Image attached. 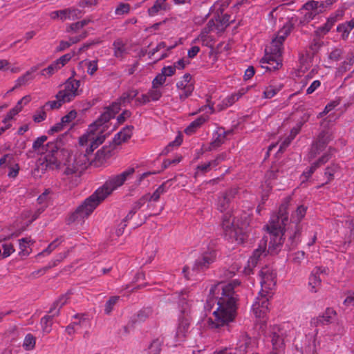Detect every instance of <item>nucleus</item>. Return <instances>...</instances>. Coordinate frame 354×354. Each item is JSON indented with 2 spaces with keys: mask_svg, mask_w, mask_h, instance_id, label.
<instances>
[{
  "mask_svg": "<svg viewBox=\"0 0 354 354\" xmlns=\"http://www.w3.org/2000/svg\"><path fill=\"white\" fill-rule=\"evenodd\" d=\"M133 127L131 125L124 127L120 131L116 133L113 138L115 145H119L127 141L132 135Z\"/></svg>",
  "mask_w": 354,
  "mask_h": 354,
  "instance_id": "25",
  "label": "nucleus"
},
{
  "mask_svg": "<svg viewBox=\"0 0 354 354\" xmlns=\"http://www.w3.org/2000/svg\"><path fill=\"white\" fill-rule=\"evenodd\" d=\"M68 299V295H64L60 297L57 301H55L51 308L49 310V313H53L55 311L58 310V313H59L60 308L67 303Z\"/></svg>",
  "mask_w": 354,
  "mask_h": 354,
  "instance_id": "40",
  "label": "nucleus"
},
{
  "mask_svg": "<svg viewBox=\"0 0 354 354\" xmlns=\"http://www.w3.org/2000/svg\"><path fill=\"white\" fill-rule=\"evenodd\" d=\"M88 32L86 30H83L77 35L70 36L68 38V41L71 44V45H73L86 38Z\"/></svg>",
  "mask_w": 354,
  "mask_h": 354,
  "instance_id": "52",
  "label": "nucleus"
},
{
  "mask_svg": "<svg viewBox=\"0 0 354 354\" xmlns=\"http://www.w3.org/2000/svg\"><path fill=\"white\" fill-rule=\"evenodd\" d=\"M188 0H156V12L158 9H169L172 3L180 5L185 3Z\"/></svg>",
  "mask_w": 354,
  "mask_h": 354,
  "instance_id": "36",
  "label": "nucleus"
},
{
  "mask_svg": "<svg viewBox=\"0 0 354 354\" xmlns=\"http://www.w3.org/2000/svg\"><path fill=\"white\" fill-rule=\"evenodd\" d=\"M73 55H74L73 53L65 54V55H62V57H60L59 59H57L56 61L57 62V63L59 64V66L62 68L71 60V59L72 58Z\"/></svg>",
  "mask_w": 354,
  "mask_h": 354,
  "instance_id": "63",
  "label": "nucleus"
},
{
  "mask_svg": "<svg viewBox=\"0 0 354 354\" xmlns=\"http://www.w3.org/2000/svg\"><path fill=\"white\" fill-rule=\"evenodd\" d=\"M233 192L231 190L226 193H224L218 198V209L221 212L225 211L229 206L230 197L232 196Z\"/></svg>",
  "mask_w": 354,
  "mask_h": 354,
  "instance_id": "37",
  "label": "nucleus"
},
{
  "mask_svg": "<svg viewBox=\"0 0 354 354\" xmlns=\"http://www.w3.org/2000/svg\"><path fill=\"white\" fill-rule=\"evenodd\" d=\"M59 243L60 241L59 239H55L52 243H50L46 249L39 252L37 256L40 257L50 254L59 245Z\"/></svg>",
  "mask_w": 354,
  "mask_h": 354,
  "instance_id": "48",
  "label": "nucleus"
},
{
  "mask_svg": "<svg viewBox=\"0 0 354 354\" xmlns=\"http://www.w3.org/2000/svg\"><path fill=\"white\" fill-rule=\"evenodd\" d=\"M292 29L293 24L290 22H287L279 30L276 37L272 39L270 46L266 48V55L261 62L262 64H267L268 66H263V68L272 71L278 69L282 65L283 43Z\"/></svg>",
  "mask_w": 354,
  "mask_h": 354,
  "instance_id": "4",
  "label": "nucleus"
},
{
  "mask_svg": "<svg viewBox=\"0 0 354 354\" xmlns=\"http://www.w3.org/2000/svg\"><path fill=\"white\" fill-rule=\"evenodd\" d=\"M354 64V54H351L348 56L346 59L341 63L339 67L336 71V76H342L346 71H349L351 68V66Z\"/></svg>",
  "mask_w": 354,
  "mask_h": 354,
  "instance_id": "32",
  "label": "nucleus"
},
{
  "mask_svg": "<svg viewBox=\"0 0 354 354\" xmlns=\"http://www.w3.org/2000/svg\"><path fill=\"white\" fill-rule=\"evenodd\" d=\"M97 68H98L97 61L93 60V61L88 62V65H87L88 74H89L90 75H94V73L97 71Z\"/></svg>",
  "mask_w": 354,
  "mask_h": 354,
  "instance_id": "64",
  "label": "nucleus"
},
{
  "mask_svg": "<svg viewBox=\"0 0 354 354\" xmlns=\"http://www.w3.org/2000/svg\"><path fill=\"white\" fill-rule=\"evenodd\" d=\"M37 66H32L25 74L19 77L15 81V85L11 91L14 90L16 88L28 84L30 82V81H32L34 79L35 76L33 73L37 71Z\"/></svg>",
  "mask_w": 354,
  "mask_h": 354,
  "instance_id": "24",
  "label": "nucleus"
},
{
  "mask_svg": "<svg viewBox=\"0 0 354 354\" xmlns=\"http://www.w3.org/2000/svg\"><path fill=\"white\" fill-rule=\"evenodd\" d=\"M192 77L190 74H185L180 81L176 84V86L180 90V99L184 100L192 93L194 86L192 81Z\"/></svg>",
  "mask_w": 354,
  "mask_h": 354,
  "instance_id": "18",
  "label": "nucleus"
},
{
  "mask_svg": "<svg viewBox=\"0 0 354 354\" xmlns=\"http://www.w3.org/2000/svg\"><path fill=\"white\" fill-rule=\"evenodd\" d=\"M209 32V28H204L197 38L195 39L194 42L201 41L203 45H207L208 42V34Z\"/></svg>",
  "mask_w": 354,
  "mask_h": 354,
  "instance_id": "50",
  "label": "nucleus"
},
{
  "mask_svg": "<svg viewBox=\"0 0 354 354\" xmlns=\"http://www.w3.org/2000/svg\"><path fill=\"white\" fill-rule=\"evenodd\" d=\"M208 117L205 115H201L195 120L192 122L185 129V132L187 135H192L200 128L207 120Z\"/></svg>",
  "mask_w": 354,
  "mask_h": 354,
  "instance_id": "31",
  "label": "nucleus"
},
{
  "mask_svg": "<svg viewBox=\"0 0 354 354\" xmlns=\"http://www.w3.org/2000/svg\"><path fill=\"white\" fill-rule=\"evenodd\" d=\"M259 276L261 286L260 292L271 294L270 291L273 290L276 285V273L270 267L266 266L261 270Z\"/></svg>",
  "mask_w": 354,
  "mask_h": 354,
  "instance_id": "16",
  "label": "nucleus"
},
{
  "mask_svg": "<svg viewBox=\"0 0 354 354\" xmlns=\"http://www.w3.org/2000/svg\"><path fill=\"white\" fill-rule=\"evenodd\" d=\"M22 109V106H19L17 104L13 109H12L6 115L5 119L3 120V122H7L8 121L12 119V118L16 115L19 112L21 111Z\"/></svg>",
  "mask_w": 354,
  "mask_h": 354,
  "instance_id": "54",
  "label": "nucleus"
},
{
  "mask_svg": "<svg viewBox=\"0 0 354 354\" xmlns=\"http://www.w3.org/2000/svg\"><path fill=\"white\" fill-rule=\"evenodd\" d=\"M288 221L286 209L281 207L278 214L272 215L265 227L270 235L268 252L277 253L281 246L283 239L284 227Z\"/></svg>",
  "mask_w": 354,
  "mask_h": 354,
  "instance_id": "5",
  "label": "nucleus"
},
{
  "mask_svg": "<svg viewBox=\"0 0 354 354\" xmlns=\"http://www.w3.org/2000/svg\"><path fill=\"white\" fill-rule=\"evenodd\" d=\"M302 9L306 11H317V13L319 14L324 9V5L322 2L320 3L316 1H310L304 4Z\"/></svg>",
  "mask_w": 354,
  "mask_h": 354,
  "instance_id": "35",
  "label": "nucleus"
},
{
  "mask_svg": "<svg viewBox=\"0 0 354 354\" xmlns=\"http://www.w3.org/2000/svg\"><path fill=\"white\" fill-rule=\"evenodd\" d=\"M239 284L240 282L235 279L227 284L219 283L211 287L207 302L209 306L216 303L217 308L213 313L214 319L208 320L209 328H218L234 319L239 300L234 289Z\"/></svg>",
  "mask_w": 354,
  "mask_h": 354,
  "instance_id": "1",
  "label": "nucleus"
},
{
  "mask_svg": "<svg viewBox=\"0 0 354 354\" xmlns=\"http://www.w3.org/2000/svg\"><path fill=\"white\" fill-rule=\"evenodd\" d=\"M130 10V6L128 3H120L115 9V13L117 15H121L128 13Z\"/></svg>",
  "mask_w": 354,
  "mask_h": 354,
  "instance_id": "56",
  "label": "nucleus"
},
{
  "mask_svg": "<svg viewBox=\"0 0 354 354\" xmlns=\"http://www.w3.org/2000/svg\"><path fill=\"white\" fill-rule=\"evenodd\" d=\"M215 161L213 160L209 161L207 162H205L197 166L196 171L195 173L196 176L204 175L205 174L211 171L213 168H215L216 165H215Z\"/></svg>",
  "mask_w": 354,
  "mask_h": 354,
  "instance_id": "38",
  "label": "nucleus"
},
{
  "mask_svg": "<svg viewBox=\"0 0 354 354\" xmlns=\"http://www.w3.org/2000/svg\"><path fill=\"white\" fill-rule=\"evenodd\" d=\"M138 95V91L136 90H129L125 93H124L117 101L113 102L112 104H117L119 108V111L121 109L122 106H126L128 104H129L134 98Z\"/></svg>",
  "mask_w": 354,
  "mask_h": 354,
  "instance_id": "26",
  "label": "nucleus"
},
{
  "mask_svg": "<svg viewBox=\"0 0 354 354\" xmlns=\"http://www.w3.org/2000/svg\"><path fill=\"white\" fill-rule=\"evenodd\" d=\"M335 151L336 150L335 148L331 147H328V149L317 160L311 164L308 169L302 173L301 175V183L307 181L319 167L328 162Z\"/></svg>",
  "mask_w": 354,
  "mask_h": 354,
  "instance_id": "13",
  "label": "nucleus"
},
{
  "mask_svg": "<svg viewBox=\"0 0 354 354\" xmlns=\"http://www.w3.org/2000/svg\"><path fill=\"white\" fill-rule=\"evenodd\" d=\"M64 103V101H62L61 98H57L56 100L48 101L46 102L44 107H49L50 109H58Z\"/></svg>",
  "mask_w": 354,
  "mask_h": 354,
  "instance_id": "59",
  "label": "nucleus"
},
{
  "mask_svg": "<svg viewBox=\"0 0 354 354\" xmlns=\"http://www.w3.org/2000/svg\"><path fill=\"white\" fill-rule=\"evenodd\" d=\"M2 248L3 250L2 259L8 257L15 252L14 247L11 243H4L2 245Z\"/></svg>",
  "mask_w": 354,
  "mask_h": 354,
  "instance_id": "55",
  "label": "nucleus"
},
{
  "mask_svg": "<svg viewBox=\"0 0 354 354\" xmlns=\"http://www.w3.org/2000/svg\"><path fill=\"white\" fill-rule=\"evenodd\" d=\"M120 299V297L118 296H113L111 297L106 302L104 305V313L106 315H110L111 313L114 309L115 306L117 304Z\"/></svg>",
  "mask_w": 354,
  "mask_h": 354,
  "instance_id": "41",
  "label": "nucleus"
},
{
  "mask_svg": "<svg viewBox=\"0 0 354 354\" xmlns=\"http://www.w3.org/2000/svg\"><path fill=\"white\" fill-rule=\"evenodd\" d=\"M80 82L75 79L69 78L64 84V88L59 91L56 95V98H61L64 102L72 101L79 95L78 88Z\"/></svg>",
  "mask_w": 354,
  "mask_h": 354,
  "instance_id": "15",
  "label": "nucleus"
},
{
  "mask_svg": "<svg viewBox=\"0 0 354 354\" xmlns=\"http://www.w3.org/2000/svg\"><path fill=\"white\" fill-rule=\"evenodd\" d=\"M306 213V207L304 205L299 206L296 211L292 214L291 224L292 227L294 229L292 231L288 232L289 239L290 242V246L292 248L295 247L299 242V236L301 234V227L299 225L301 219L305 216Z\"/></svg>",
  "mask_w": 354,
  "mask_h": 354,
  "instance_id": "11",
  "label": "nucleus"
},
{
  "mask_svg": "<svg viewBox=\"0 0 354 354\" xmlns=\"http://www.w3.org/2000/svg\"><path fill=\"white\" fill-rule=\"evenodd\" d=\"M291 332V326L288 323L273 325L270 328L269 337L274 351H278L284 346L285 339Z\"/></svg>",
  "mask_w": 354,
  "mask_h": 354,
  "instance_id": "10",
  "label": "nucleus"
},
{
  "mask_svg": "<svg viewBox=\"0 0 354 354\" xmlns=\"http://www.w3.org/2000/svg\"><path fill=\"white\" fill-rule=\"evenodd\" d=\"M283 84H270L266 87L263 94V97L267 99H270L275 96L282 88Z\"/></svg>",
  "mask_w": 354,
  "mask_h": 354,
  "instance_id": "34",
  "label": "nucleus"
},
{
  "mask_svg": "<svg viewBox=\"0 0 354 354\" xmlns=\"http://www.w3.org/2000/svg\"><path fill=\"white\" fill-rule=\"evenodd\" d=\"M336 312L333 308H328L323 313L316 318L312 319L311 323L318 325H325L331 323L333 318L335 316Z\"/></svg>",
  "mask_w": 354,
  "mask_h": 354,
  "instance_id": "21",
  "label": "nucleus"
},
{
  "mask_svg": "<svg viewBox=\"0 0 354 354\" xmlns=\"http://www.w3.org/2000/svg\"><path fill=\"white\" fill-rule=\"evenodd\" d=\"M90 19H83L82 21L70 24L66 26V32L71 34L80 33L84 30L83 28L90 23Z\"/></svg>",
  "mask_w": 354,
  "mask_h": 354,
  "instance_id": "30",
  "label": "nucleus"
},
{
  "mask_svg": "<svg viewBox=\"0 0 354 354\" xmlns=\"http://www.w3.org/2000/svg\"><path fill=\"white\" fill-rule=\"evenodd\" d=\"M183 142V138L180 136H178L175 140L170 142L165 149V151L163 152L164 153H167L170 151V150L171 149V148H173L174 147H178L181 145Z\"/></svg>",
  "mask_w": 354,
  "mask_h": 354,
  "instance_id": "57",
  "label": "nucleus"
},
{
  "mask_svg": "<svg viewBox=\"0 0 354 354\" xmlns=\"http://www.w3.org/2000/svg\"><path fill=\"white\" fill-rule=\"evenodd\" d=\"M50 191L46 189L38 198L37 202L40 205V207H44V209L47 207L48 203L50 200L49 194Z\"/></svg>",
  "mask_w": 354,
  "mask_h": 354,
  "instance_id": "49",
  "label": "nucleus"
},
{
  "mask_svg": "<svg viewBox=\"0 0 354 354\" xmlns=\"http://www.w3.org/2000/svg\"><path fill=\"white\" fill-rule=\"evenodd\" d=\"M119 112L117 104H112L104 109L100 116L89 125L87 132L82 135L79 140L80 146L86 147V154L91 153L95 149L103 143L106 138L104 133L107 128L106 123L113 118Z\"/></svg>",
  "mask_w": 354,
  "mask_h": 354,
  "instance_id": "3",
  "label": "nucleus"
},
{
  "mask_svg": "<svg viewBox=\"0 0 354 354\" xmlns=\"http://www.w3.org/2000/svg\"><path fill=\"white\" fill-rule=\"evenodd\" d=\"M114 46V55L117 58L122 59L127 55L129 50V46L124 43L122 39H116L113 42Z\"/></svg>",
  "mask_w": 354,
  "mask_h": 354,
  "instance_id": "27",
  "label": "nucleus"
},
{
  "mask_svg": "<svg viewBox=\"0 0 354 354\" xmlns=\"http://www.w3.org/2000/svg\"><path fill=\"white\" fill-rule=\"evenodd\" d=\"M339 169V165L335 163L326 167L324 173L325 176L328 177V181L326 183H329L333 180L335 174L338 172Z\"/></svg>",
  "mask_w": 354,
  "mask_h": 354,
  "instance_id": "43",
  "label": "nucleus"
},
{
  "mask_svg": "<svg viewBox=\"0 0 354 354\" xmlns=\"http://www.w3.org/2000/svg\"><path fill=\"white\" fill-rule=\"evenodd\" d=\"M76 116L77 112L75 111H71L68 114L62 118L61 121L66 125L73 121Z\"/></svg>",
  "mask_w": 354,
  "mask_h": 354,
  "instance_id": "60",
  "label": "nucleus"
},
{
  "mask_svg": "<svg viewBox=\"0 0 354 354\" xmlns=\"http://www.w3.org/2000/svg\"><path fill=\"white\" fill-rule=\"evenodd\" d=\"M19 254L21 257H27L30 253V249L29 248L30 244L34 243V241H32L30 238H22L19 240Z\"/></svg>",
  "mask_w": 354,
  "mask_h": 354,
  "instance_id": "33",
  "label": "nucleus"
},
{
  "mask_svg": "<svg viewBox=\"0 0 354 354\" xmlns=\"http://www.w3.org/2000/svg\"><path fill=\"white\" fill-rule=\"evenodd\" d=\"M150 100H155V95L152 92L142 94L141 97H136L135 102L136 106H140L150 102Z\"/></svg>",
  "mask_w": 354,
  "mask_h": 354,
  "instance_id": "46",
  "label": "nucleus"
},
{
  "mask_svg": "<svg viewBox=\"0 0 354 354\" xmlns=\"http://www.w3.org/2000/svg\"><path fill=\"white\" fill-rule=\"evenodd\" d=\"M216 258V252L214 249L203 252L196 259L192 270L187 266H184L183 269L184 277L187 279H191L196 273L208 269L209 266L215 261Z\"/></svg>",
  "mask_w": 354,
  "mask_h": 354,
  "instance_id": "8",
  "label": "nucleus"
},
{
  "mask_svg": "<svg viewBox=\"0 0 354 354\" xmlns=\"http://www.w3.org/2000/svg\"><path fill=\"white\" fill-rule=\"evenodd\" d=\"M245 91L244 88L240 89L237 93H234L224 99L223 103L226 106H230L239 100Z\"/></svg>",
  "mask_w": 354,
  "mask_h": 354,
  "instance_id": "39",
  "label": "nucleus"
},
{
  "mask_svg": "<svg viewBox=\"0 0 354 354\" xmlns=\"http://www.w3.org/2000/svg\"><path fill=\"white\" fill-rule=\"evenodd\" d=\"M334 138L333 133L328 131H322L315 140L308 153V159L315 158L321 153L324 152L328 144Z\"/></svg>",
  "mask_w": 354,
  "mask_h": 354,
  "instance_id": "12",
  "label": "nucleus"
},
{
  "mask_svg": "<svg viewBox=\"0 0 354 354\" xmlns=\"http://www.w3.org/2000/svg\"><path fill=\"white\" fill-rule=\"evenodd\" d=\"M343 55V51L340 48L333 49L328 55V59L332 62H338Z\"/></svg>",
  "mask_w": 354,
  "mask_h": 354,
  "instance_id": "51",
  "label": "nucleus"
},
{
  "mask_svg": "<svg viewBox=\"0 0 354 354\" xmlns=\"http://www.w3.org/2000/svg\"><path fill=\"white\" fill-rule=\"evenodd\" d=\"M153 310L150 308H145L140 310L135 319V322H144L149 316L151 315Z\"/></svg>",
  "mask_w": 354,
  "mask_h": 354,
  "instance_id": "47",
  "label": "nucleus"
},
{
  "mask_svg": "<svg viewBox=\"0 0 354 354\" xmlns=\"http://www.w3.org/2000/svg\"><path fill=\"white\" fill-rule=\"evenodd\" d=\"M324 269L316 267L311 272L308 279V287L311 292H317L322 285L320 273L323 272Z\"/></svg>",
  "mask_w": 354,
  "mask_h": 354,
  "instance_id": "19",
  "label": "nucleus"
},
{
  "mask_svg": "<svg viewBox=\"0 0 354 354\" xmlns=\"http://www.w3.org/2000/svg\"><path fill=\"white\" fill-rule=\"evenodd\" d=\"M191 301L188 292H183L179 299L180 315L175 334L176 342H183L189 332L191 322Z\"/></svg>",
  "mask_w": 354,
  "mask_h": 354,
  "instance_id": "6",
  "label": "nucleus"
},
{
  "mask_svg": "<svg viewBox=\"0 0 354 354\" xmlns=\"http://www.w3.org/2000/svg\"><path fill=\"white\" fill-rule=\"evenodd\" d=\"M44 210V207H39L36 210H29L24 212V216L26 218H29V223H31L36 220Z\"/></svg>",
  "mask_w": 354,
  "mask_h": 354,
  "instance_id": "42",
  "label": "nucleus"
},
{
  "mask_svg": "<svg viewBox=\"0 0 354 354\" xmlns=\"http://www.w3.org/2000/svg\"><path fill=\"white\" fill-rule=\"evenodd\" d=\"M343 304L347 308L354 307V292L349 291L346 293Z\"/></svg>",
  "mask_w": 354,
  "mask_h": 354,
  "instance_id": "53",
  "label": "nucleus"
},
{
  "mask_svg": "<svg viewBox=\"0 0 354 354\" xmlns=\"http://www.w3.org/2000/svg\"><path fill=\"white\" fill-rule=\"evenodd\" d=\"M64 257L60 254L57 259L51 261L48 266L41 269L42 273H45L48 270L57 266L58 263L64 259Z\"/></svg>",
  "mask_w": 354,
  "mask_h": 354,
  "instance_id": "58",
  "label": "nucleus"
},
{
  "mask_svg": "<svg viewBox=\"0 0 354 354\" xmlns=\"http://www.w3.org/2000/svg\"><path fill=\"white\" fill-rule=\"evenodd\" d=\"M222 227L225 239L238 243L243 242L244 237L242 230L234 222V217L230 213H226L223 216Z\"/></svg>",
  "mask_w": 354,
  "mask_h": 354,
  "instance_id": "9",
  "label": "nucleus"
},
{
  "mask_svg": "<svg viewBox=\"0 0 354 354\" xmlns=\"http://www.w3.org/2000/svg\"><path fill=\"white\" fill-rule=\"evenodd\" d=\"M262 255L266 256V242H263L261 243L257 249H256L252 256L248 260V271L246 270L245 272L248 274H250V271L252 270V268L255 267L257 264V262L259 259L261 258Z\"/></svg>",
  "mask_w": 354,
  "mask_h": 354,
  "instance_id": "20",
  "label": "nucleus"
},
{
  "mask_svg": "<svg viewBox=\"0 0 354 354\" xmlns=\"http://www.w3.org/2000/svg\"><path fill=\"white\" fill-rule=\"evenodd\" d=\"M319 15L317 11H306L304 15L303 19L301 21V23L307 24L314 19L315 16Z\"/></svg>",
  "mask_w": 354,
  "mask_h": 354,
  "instance_id": "62",
  "label": "nucleus"
},
{
  "mask_svg": "<svg viewBox=\"0 0 354 354\" xmlns=\"http://www.w3.org/2000/svg\"><path fill=\"white\" fill-rule=\"evenodd\" d=\"M135 173L134 167H129L121 174L109 178L104 185L86 198L71 214L70 220H83L91 215L99 204L114 190L122 186Z\"/></svg>",
  "mask_w": 354,
  "mask_h": 354,
  "instance_id": "2",
  "label": "nucleus"
},
{
  "mask_svg": "<svg viewBox=\"0 0 354 354\" xmlns=\"http://www.w3.org/2000/svg\"><path fill=\"white\" fill-rule=\"evenodd\" d=\"M61 21L74 20L81 16L82 12L80 10L75 8H69L61 10Z\"/></svg>",
  "mask_w": 354,
  "mask_h": 354,
  "instance_id": "29",
  "label": "nucleus"
},
{
  "mask_svg": "<svg viewBox=\"0 0 354 354\" xmlns=\"http://www.w3.org/2000/svg\"><path fill=\"white\" fill-rule=\"evenodd\" d=\"M65 136V134H62L58 138H57L56 142H49L46 145L44 142L47 140L46 136H42L37 138V140L32 144V149L38 154H44L46 153H51V156L46 155L45 157L47 162V166H55L57 167V160L54 156V153L57 152V150L62 146V138Z\"/></svg>",
  "mask_w": 354,
  "mask_h": 354,
  "instance_id": "7",
  "label": "nucleus"
},
{
  "mask_svg": "<svg viewBox=\"0 0 354 354\" xmlns=\"http://www.w3.org/2000/svg\"><path fill=\"white\" fill-rule=\"evenodd\" d=\"M271 294L259 292L255 301L252 304V311L256 317L263 318L269 311V298Z\"/></svg>",
  "mask_w": 354,
  "mask_h": 354,
  "instance_id": "17",
  "label": "nucleus"
},
{
  "mask_svg": "<svg viewBox=\"0 0 354 354\" xmlns=\"http://www.w3.org/2000/svg\"><path fill=\"white\" fill-rule=\"evenodd\" d=\"M41 319L40 324L41 326L42 331L44 333L48 334L52 330V325L53 323V318L58 315V310L53 313H50Z\"/></svg>",
  "mask_w": 354,
  "mask_h": 354,
  "instance_id": "28",
  "label": "nucleus"
},
{
  "mask_svg": "<svg viewBox=\"0 0 354 354\" xmlns=\"http://www.w3.org/2000/svg\"><path fill=\"white\" fill-rule=\"evenodd\" d=\"M335 151L336 150L335 148L331 147H328V149L317 160L311 164L308 169L302 173L301 175V183L307 181L319 167L328 162Z\"/></svg>",
  "mask_w": 354,
  "mask_h": 354,
  "instance_id": "14",
  "label": "nucleus"
},
{
  "mask_svg": "<svg viewBox=\"0 0 354 354\" xmlns=\"http://www.w3.org/2000/svg\"><path fill=\"white\" fill-rule=\"evenodd\" d=\"M60 68H61V66L57 63V62L55 60L50 65H49L47 68L43 69L41 72V75H44V76H46V75L50 76V75H53L55 73H56Z\"/></svg>",
  "mask_w": 354,
  "mask_h": 354,
  "instance_id": "45",
  "label": "nucleus"
},
{
  "mask_svg": "<svg viewBox=\"0 0 354 354\" xmlns=\"http://www.w3.org/2000/svg\"><path fill=\"white\" fill-rule=\"evenodd\" d=\"M36 343L35 337L30 333L27 334L24 338L23 347L26 351L32 350Z\"/></svg>",
  "mask_w": 354,
  "mask_h": 354,
  "instance_id": "44",
  "label": "nucleus"
},
{
  "mask_svg": "<svg viewBox=\"0 0 354 354\" xmlns=\"http://www.w3.org/2000/svg\"><path fill=\"white\" fill-rule=\"evenodd\" d=\"M111 156V151L109 147H103L99 149L93 160L95 166L100 167Z\"/></svg>",
  "mask_w": 354,
  "mask_h": 354,
  "instance_id": "22",
  "label": "nucleus"
},
{
  "mask_svg": "<svg viewBox=\"0 0 354 354\" xmlns=\"http://www.w3.org/2000/svg\"><path fill=\"white\" fill-rule=\"evenodd\" d=\"M305 259V252L303 251H297L292 254V261L297 264H300Z\"/></svg>",
  "mask_w": 354,
  "mask_h": 354,
  "instance_id": "61",
  "label": "nucleus"
},
{
  "mask_svg": "<svg viewBox=\"0 0 354 354\" xmlns=\"http://www.w3.org/2000/svg\"><path fill=\"white\" fill-rule=\"evenodd\" d=\"M227 133L229 132L224 131L223 129H218L214 133L209 149L210 151L214 150L221 146L225 142Z\"/></svg>",
  "mask_w": 354,
  "mask_h": 354,
  "instance_id": "23",
  "label": "nucleus"
}]
</instances>
